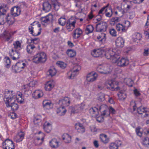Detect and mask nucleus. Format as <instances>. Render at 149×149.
Masks as SVG:
<instances>
[{
	"label": "nucleus",
	"instance_id": "obj_1",
	"mask_svg": "<svg viewBox=\"0 0 149 149\" xmlns=\"http://www.w3.org/2000/svg\"><path fill=\"white\" fill-rule=\"evenodd\" d=\"M115 84L116 82L114 81H107L106 82L105 86L107 89L112 91H114L116 89V90H119V93L118 94V96L121 97L123 99H125L126 97L127 88L126 87L124 86L123 88H120L119 87L117 86L115 88V87L116 86Z\"/></svg>",
	"mask_w": 149,
	"mask_h": 149
},
{
	"label": "nucleus",
	"instance_id": "obj_2",
	"mask_svg": "<svg viewBox=\"0 0 149 149\" xmlns=\"http://www.w3.org/2000/svg\"><path fill=\"white\" fill-rule=\"evenodd\" d=\"M130 107L133 108V110H132V113L134 115H135L136 112H134L136 108V104L134 102L132 101L130 103ZM146 109L145 107H140L137 109L136 114H138L140 115L143 117H145L148 115V112L146 110Z\"/></svg>",
	"mask_w": 149,
	"mask_h": 149
},
{
	"label": "nucleus",
	"instance_id": "obj_3",
	"mask_svg": "<svg viewBox=\"0 0 149 149\" xmlns=\"http://www.w3.org/2000/svg\"><path fill=\"white\" fill-rule=\"evenodd\" d=\"M104 55L107 59L112 60L113 63L119 56L118 53L115 52V50L110 48L105 49Z\"/></svg>",
	"mask_w": 149,
	"mask_h": 149
},
{
	"label": "nucleus",
	"instance_id": "obj_4",
	"mask_svg": "<svg viewBox=\"0 0 149 149\" xmlns=\"http://www.w3.org/2000/svg\"><path fill=\"white\" fill-rule=\"evenodd\" d=\"M99 110L102 112V115L105 116L106 117L109 116L110 113L115 114L116 113V110L111 107L108 108L105 104H102L99 107Z\"/></svg>",
	"mask_w": 149,
	"mask_h": 149
},
{
	"label": "nucleus",
	"instance_id": "obj_5",
	"mask_svg": "<svg viewBox=\"0 0 149 149\" xmlns=\"http://www.w3.org/2000/svg\"><path fill=\"white\" fill-rule=\"evenodd\" d=\"M33 62L36 63H44L46 60V54L43 52H40L34 55L33 58Z\"/></svg>",
	"mask_w": 149,
	"mask_h": 149
},
{
	"label": "nucleus",
	"instance_id": "obj_6",
	"mask_svg": "<svg viewBox=\"0 0 149 149\" xmlns=\"http://www.w3.org/2000/svg\"><path fill=\"white\" fill-rule=\"evenodd\" d=\"M116 60L113 62V63H117L118 66L120 67H125L129 64V61L128 59L125 58H120L119 56H118Z\"/></svg>",
	"mask_w": 149,
	"mask_h": 149
},
{
	"label": "nucleus",
	"instance_id": "obj_7",
	"mask_svg": "<svg viewBox=\"0 0 149 149\" xmlns=\"http://www.w3.org/2000/svg\"><path fill=\"white\" fill-rule=\"evenodd\" d=\"M105 50V47H101L97 50H94L91 53V54L95 57H102L104 56Z\"/></svg>",
	"mask_w": 149,
	"mask_h": 149
},
{
	"label": "nucleus",
	"instance_id": "obj_8",
	"mask_svg": "<svg viewBox=\"0 0 149 149\" xmlns=\"http://www.w3.org/2000/svg\"><path fill=\"white\" fill-rule=\"evenodd\" d=\"M3 149H14L15 146L13 141L8 139L5 140L2 143Z\"/></svg>",
	"mask_w": 149,
	"mask_h": 149
},
{
	"label": "nucleus",
	"instance_id": "obj_9",
	"mask_svg": "<svg viewBox=\"0 0 149 149\" xmlns=\"http://www.w3.org/2000/svg\"><path fill=\"white\" fill-rule=\"evenodd\" d=\"M107 27V23L105 22H101L96 25V31L97 32H102L106 31Z\"/></svg>",
	"mask_w": 149,
	"mask_h": 149
},
{
	"label": "nucleus",
	"instance_id": "obj_10",
	"mask_svg": "<svg viewBox=\"0 0 149 149\" xmlns=\"http://www.w3.org/2000/svg\"><path fill=\"white\" fill-rule=\"evenodd\" d=\"M84 104L81 103V104L75 105L74 107L70 108L72 113H78L80 112L84 108Z\"/></svg>",
	"mask_w": 149,
	"mask_h": 149
},
{
	"label": "nucleus",
	"instance_id": "obj_11",
	"mask_svg": "<svg viewBox=\"0 0 149 149\" xmlns=\"http://www.w3.org/2000/svg\"><path fill=\"white\" fill-rule=\"evenodd\" d=\"M13 33L8 31H5L0 36L5 41H8L12 38L11 35H13Z\"/></svg>",
	"mask_w": 149,
	"mask_h": 149
},
{
	"label": "nucleus",
	"instance_id": "obj_12",
	"mask_svg": "<svg viewBox=\"0 0 149 149\" xmlns=\"http://www.w3.org/2000/svg\"><path fill=\"white\" fill-rule=\"evenodd\" d=\"M37 83L36 81H33L30 82L29 84L25 85L24 86L23 88H22V91L24 93L25 95L26 94V92L29 91V87H30L34 86Z\"/></svg>",
	"mask_w": 149,
	"mask_h": 149
},
{
	"label": "nucleus",
	"instance_id": "obj_13",
	"mask_svg": "<svg viewBox=\"0 0 149 149\" xmlns=\"http://www.w3.org/2000/svg\"><path fill=\"white\" fill-rule=\"evenodd\" d=\"M6 21L9 24H11L13 23V22H11L10 20V17L8 15L7 17L6 16H5L4 15L0 14V24H4Z\"/></svg>",
	"mask_w": 149,
	"mask_h": 149
},
{
	"label": "nucleus",
	"instance_id": "obj_14",
	"mask_svg": "<svg viewBox=\"0 0 149 149\" xmlns=\"http://www.w3.org/2000/svg\"><path fill=\"white\" fill-rule=\"evenodd\" d=\"M97 77V74L93 72L88 74L87 76L86 80L88 82H92L96 80Z\"/></svg>",
	"mask_w": 149,
	"mask_h": 149
},
{
	"label": "nucleus",
	"instance_id": "obj_15",
	"mask_svg": "<svg viewBox=\"0 0 149 149\" xmlns=\"http://www.w3.org/2000/svg\"><path fill=\"white\" fill-rule=\"evenodd\" d=\"M58 103L60 106H64V107H65L69 105L70 101L68 97H65L63 99L60 100Z\"/></svg>",
	"mask_w": 149,
	"mask_h": 149
},
{
	"label": "nucleus",
	"instance_id": "obj_16",
	"mask_svg": "<svg viewBox=\"0 0 149 149\" xmlns=\"http://www.w3.org/2000/svg\"><path fill=\"white\" fill-rule=\"evenodd\" d=\"M53 19V15L49 13L47 15L44 17H42L40 19V20L42 23L44 25L45 23H46L52 20Z\"/></svg>",
	"mask_w": 149,
	"mask_h": 149
},
{
	"label": "nucleus",
	"instance_id": "obj_17",
	"mask_svg": "<svg viewBox=\"0 0 149 149\" xmlns=\"http://www.w3.org/2000/svg\"><path fill=\"white\" fill-rule=\"evenodd\" d=\"M125 40L122 37H118L115 41L116 45L118 47L122 48L124 45Z\"/></svg>",
	"mask_w": 149,
	"mask_h": 149
},
{
	"label": "nucleus",
	"instance_id": "obj_18",
	"mask_svg": "<svg viewBox=\"0 0 149 149\" xmlns=\"http://www.w3.org/2000/svg\"><path fill=\"white\" fill-rule=\"evenodd\" d=\"M74 69V70L69 76L70 79H73L75 76L79 74V71L81 70V67L78 65H76Z\"/></svg>",
	"mask_w": 149,
	"mask_h": 149
},
{
	"label": "nucleus",
	"instance_id": "obj_19",
	"mask_svg": "<svg viewBox=\"0 0 149 149\" xmlns=\"http://www.w3.org/2000/svg\"><path fill=\"white\" fill-rule=\"evenodd\" d=\"M122 144V142L121 141H117L114 143H111L109 145V148L110 149H118V147Z\"/></svg>",
	"mask_w": 149,
	"mask_h": 149
},
{
	"label": "nucleus",
	"instance_id": "obj_20",
	"mask_svg": "<svg viewBox=\"0 0 149 149\" xmlns=\"http://www.w3.org/2000/svg\"><path fill=\"white\" fill-rule=\"evenodd\" d=\"M21 10L19 9L17 6H15L12 8L11 9V14L14 17L19 15L21 13Z\"/></svg>",
	"mask_w": 149,
	"mask_h": 149
},
{
	"label": "nucleus",
	"instance_id": "obj_21",
	"mask_svg": "<svg viewBox=\"0 0 149 149\" xmlns=\"http://www.w3.org/2000/svg\"><path fill=\"white\" fill-rule=\"evenodd\" d=\"M42 10L45 12H48L51 9L52 6L48 1H45L42 3Z\"/></svg>",
	"mask_w": 149,
	"mask_h": 149
},
{
	"label": "nucleus",
	"instance_id": "obj_22",
	"mask_svg": "<svg viewBox=\"0 0 149 149\" xmlns=\"http://www.w3.org/2000/svg\"><path fill=\"white\" fill-rule=\"evenodd\" d=\"M9 54L13 60L18 59L19 58V53L16 50L14 51L13 49H12Z\"/></svg>",
	"mask_w": 149,
	"mask_h": 149
},
{
	"label": "nucleus",
	"instance_id": "obj_23",
	"mask_svg": "<svg viewBox=\"0 0 149 149\" xmlns=\"http://www.w3.org/2000/svg\"><path fill=\"white\" fill-rule=\"evenodd\" d=\"M62 138L66 143H69L71 142V136L67 133L63 134Z\"/></svg>",
	"mask_w": 149,
	"mask_h": 149
},
{
	"label": "nucleus",
	"instance_id": "obj_24",
	"mask_svg": "<svg viewBox=\"0 0 149 149\" xmlns=\"http://www.w3.org/2000/svg\"><path fill=\"white\" fill-rule=\"evenodd\" d=\"M16 94L13 91L8 90L5 91V97L15 98Z\"/></svg>",
	"mask_w": 149,
	"mask_h": 149
},
{
	"label": "nucleus",
	"instance_id": "obj_25",
	"mask_svg": "<svg viewBox=\"0 0 149 149\" xmlns=\"http://www.w3.org/2000/svg\"><path fill=\"white\" fill-rule=\"evenodd\" d=\"M43 95V93L41 91H36L33 93L32 97L35 99H36L41 97Z\"/></svg>",
	"mask_w": 149,
	"mask_h": 149
},
{
	"label": "nucleus",
	"instance_id": "obj_26",
	"mask_svg": "<svg viewBox=\"0 0 149 149\" xmlns=\"http://www.w3.org/2000/svg\"><path fill=\"white\" fill-rule=\"evenodd\" d=\"M54 86L53 83L51 81H48L46 84L45 86V89L46 91H50Z\"/></svg>",
	"mask_w": 149,
	"mask_h": 149
},
{
	"label": "nucleus",
	"instance_id": "obj_27",
	"mask_svg": "<svg viewBox=\"0 0 149 149\" xmlns=\"http://www.w3.org/2000/svg\"><path fill=\"white\" fill-rule=\"evenodd\" d=\"M74 34L73 36L74 39H77L80 37V35L82 34V30L80 28L77 29L74 31Z\"/></svg>",
	"mask_w": 149,
	"mask_h": 149
},
{
	"label": "nucleus",
	"instance_id": "obj_28",
	"mask_svg": "<svg viewBox=\"0 0 149 149\" xmlns=\"http://www.w3.org/2000/svg\"><path fill=\"white\" fill-rule=\"evenodd\" d=\"M66 110L64 107V106H61L57 109L56 110L57 113L60 116L64 115L66 112Z\"/></svg>",
	"mask_w": 149,
	"mask_h": 149
},
{
	"label": "nucleus",
	"instance_id": "obj_29",
	"mask_svg": "<svg viewBox=\"0 0 149 149\" xmlns=\"http://www.w3.org/2000/svg\"><path fill=\"white\" fill-rule=\"evenodd\" d=\"M59 142L55 139H52L49 142V145L52 148H57L58 146Z\"/></svg>",
	"mask_w": 149,
	"mask_h": 149
},
{
	"label": "nucleus",
	"instance_id": "obj_30",
	"mask_svg": "<svg viewBox=\"0 0 149 149\" xmlns=\"http://www.w3.org/2000/svg\"><path fill=\"white\" fill-rule=\"evenodd\" d=\"M105 15L107 17H111L113 14V10L111 6H109L105 10Z\"/></svg>",
	"mask_w": 149,
	"mask_h": 149
},
{
	"label": "nucleus",
	"instance_id": "obj_31",
	"mask_svg": "<svg viewBox=\"0 0 149 149\" xmlns=\"http://www.w3.org/2000/svg\"><path fill=\"white\" fill-rule=\"evenodd\" d=\"M25 133L22 131H20L18 133L17 136V139L16 140L17 142H19L22 141L24 138Z\"/></svg>",
	"mask_w": 149,
	"mask_h": 149
},
{
	"label": "nucleus",
	"instance_id": "obj_32",
	"mask_svg": "<svg viewBox=\"0 0 149 149\" xmlns=\"http://www.w3.org/2000/svg\"><path fill=\"white\" fill-rule=\"evenodd\" d=\"M34 28L32 26H29V30L30 32L32 34V35L34 36H37L39 35L41 33V29L40 28L39 29V31H38L37 33H36L33 31V29Z\"/></svg>",
	"mask_w": 149,
	"mask_h": 149
},
{
	"label": "nucleus",
	"instance_id": "obj_33",
	"mask_svg": "<svg viewBox=\"0 0 149 149\" xmlns=\"http://www.w3.org/2000/svg\"><path fill=\"white\" fill-rule=\"evenodd\" d=\"M137 135L140 137H144L146 135H149V131H136Z\"/></svg>",
	"mask_w": 149,
	"mask_h": 149
},
{
	"label": "nucleus",
	"instance_id": "obj_34",
	"mask_svg": "<svg viewBox=\"0 0 149 149\" xmlns=\"http://www.w3.org/2000/svg\"><path fill=\"white\" fill-rule=\"evenodd\" d=\"M97 39L101 43H103L105 42L106 40V34L104 33H101L97 37Z\"/></svg>",
	"mask_w": 149,
	"mask_h": 149
},
{
	"label": "nucleus",
	"instance_id": "obj_35",
	"mask_svg": "<svg viewBox=\"0 0 149 149\" xmlns=\"http://www.w3.org/2000/svg\"><path fill=\"white\" fill-rule=\"evenodd\" d=\"M9 107H11V109L13 111H15L17 110L18 108V105L17 104V102L15 100L14 102H11Z\"/></svg>",
	"mask_w": 149,
	"mask_h": 149
},
{
	"label": "nucleus",
	"instance_id": "obj_36",
	"mask_svg": "<svg viewBox=\"0 0 149 149\" xmlns=\"http://www.w3.org/2000/svg\"><path fill=\"white\" fill-rule=\"evenodd\" d=\"M15 100V98H13L5 97L4 99V101L7 107H9L10 105L11 104V102H14Z\"/></svg>",
	"mask_w": 149,
	"mask_h": 149
},
{
	"label": "nucleus",
	"instance_id": "obj_37",
	"mask_svg": "<svg viewBox=\"0 0 149 149\" xmlns=\"http://www.w3.org/2000/svg\"><path fill=\"white\" fill-rule=\"evenodd\" d=\"M14 48L15 49L20 50L22 49L21 43L18 40L14 42L13 43Z\"/></svg>",
	"mask_w": 149,
	"mask_h": 149
},
{
	"label": "nucleus",
	"instance_id": "obj_38",
	"mask_svg": "<svg viewBox=\"0 0 149 149\" xmlns=\"http://www.w3.org/2000/svg\"><path fill=\"white\" fill-rule=\"evenodd\" d=\"M76 22V21L75 20L72 22H71L70 20H68L67 23V26L68 27V29L70 28L72 29H73L75 27Z\"/></svg>",
	"mask_w": 149,
	"mask_h": 149
},
{
	"label": "nucleus",
	"instance_id": "obj_39",
	"mask_svg": "<svg viewBox=\"0 0 149 149\" xmlns=\"http://www.w3.org/2000/svg\"><path fill=\"white\" fill-rule=\"evenodd\" d=\"M57 71L55 68H52L48 70L47 74L51 77H53L55 75Z\"/></svg>",
	"mask_w": 149,
	"mask_h": 149
},
{
	"label": "nucleus",
	"instance_id": "obj_40",
	"mask_svg": "<svg viewBox=\"0 0 149 149\" xmlns=\"http://www.w3.org/2000/svg\"><path fill=\"white\" fill-rule=\"evenodd\" d=\"M89 113L93 115V116H95L97 115V112L98 111V108L94 107L90 109L89 110Z\"/></svg>",
	"mask_w": 149,
	"mask_h": 149
},
{
	"label": "nucleus",
	"instance_id": "obj_41",
	"mask_svg": "<svg viewBox=\"0 0 149 149\" xmlns=\"http://www.w3.org/2000/svg\"><path fill=\"white\" fill-rule=\"evenodd\" d=\"M94 29V28L92 25H87L85 29L86 33L87 34H88L92 32Z\"/></svg>",
	"mask_w": 149,
	"mask_h": 149
},
{
	"label": "nucleus",
	"instance_id": "obj_42",
	"mask_svg": "<svg viewBox=\"0 0 149 149\" xmlns=\"http://www.w3.org/2000/svg\"><path fill=\"white\" fill-rule=\"evenodd\" d=\"M116 29L118 31H121V32H125L126 31L125 27L122 24L120 23L116 25Z\"/></svg>",
	"mask_w": 149,
	"mask_h": 149
},
{
	"label": "nucleus",
	"instance_id": "obj_43",
	"mask_svg": "<svg viewBox=\"0 0 149 149\" xmlns=\"http://www.w3.org/2000/svg\"><path fill=\"white\" fill-rule=\"evenodd\" d=\"M109 6V4L108 3L106 6H104L102 8L99 10L98 12V15H99L100 17H101V16L104 13L105 14V10L106 9H107Z\"/></svg>",
	"mask_w": 149,
	"mask_h": 149
},
{
	"label": "nucleus",
	"instance_id": "obj_44",
	"mask_svg": "<svg viewBox=\"0 0 149 149\" xmlns=\"http://www.w3.org/2000/svg\"><path fill=\"white\" fill-rule=\"evenodd\" d=\"M75 127L76 130H85V127L83 124L80 123H76L75 125Z\"/></svg>",
	"mask_w": 149,
	"mask_h": 149
},
{
	"label": "nucleus",
	"instance_id": "obj_45",
	"mask_svg": "<svg viewBox=\"0 0 149 149\" xmlns=\"http://www.w3.org/2000/svg\"><path fill=\"white\" fill-rule=\"evenodd\" d=\"M133 38L134 39V41H136L137 40H141L142 35L139 33H136L133 35Z\"/></svg>",
	"mask_w": 149,
	"mask_h": 149
},
{
	"label": "nucleus",
	"instance_id": "obj_46",
	"mask_svg": "<svg viewBox=\"0 0 149 149\" xmlns=\"http://www.w3.org/2000/svg\"><path fill=\"white\" fill-rule=\"evenodd\" d=\"M42 104L44 107L48 109L51 104V102L48 100H45L43 101Z\"/></svg>",
	"mask_w": 149,
	"mask_h": 149
},
{
	"label": "nucleus",
	"instance_id": "obj_47",
	"mask_svg": "<svg viewBox=\"0 0 149 149\" xmlns=\"http://www.w3.org/2000/svg\"><path fill=\"white\" fill-rule=\"evenodd\" d=\"M58 22L59 24L62 26H64L66 23V19L64 17H61L58 19Z\"/></svg>",
	"mask_w": 149,
	"mask_h": 149
},
{
	"label": "nucleus",
	"instance_id": "obj_48",
	"mask_svg": "<svg viewBox=\"0 0 149 149\" xmlns=\"http://www.w3.org/2000/svg\"><path fill=\"white\" fill-rule=\"evenodd\" d=\"M13 70L15 73L19 72L22 71L20 68L18 66V65L16 63L14 65H13L12 67Z\"/></svg>",
	"mask_w": 149,
	"mask_h": 149
},
{
	"label": "nucleus",
	"instance_id": "obj_49",
	"mask_svg": "<svg viewBox=\"0 0 149 149\" xmlns=\"http://www.w3.org/2000/svg\"><path fill=\"white\" fill-rule=\"evenodd\" d=\"M17 95L19 97V98L17 102H19L20 104L22 103L24 100L23 94L21 92H18L17 93Z\"/></svg>",
	"mask_w": 149,
	"mask_h": 149
},
{
	"label": "nucleus",
	"instance_id": "obj_50",
	"mask_svg": "<svg viewBox=\"0 0 149 149\" xmlns=\"http://www.w3.org/2000/svg\"><path fill=\"white\" fill-rule=\"evenodd\" d=\"M67 53L68 56L70 57H73L76 54V53L75 51L70 49L68 50Z\"/></svg>",
	"mask_w": 149,
	"mask_h": 149
},
{
	"label": "nucleus",
	"instance_id": "obj_51",
	"mask_svg": "<svg viewBox=\"0 0 149 149\" xmlns=\"http://www.w3.org/2000/svg\"><path fill=\"white\" fill-rule=\"evenodd\" d=\"M21 70L22 71L26 66V64L23 61H20L17 63Z\"/></svg>",
	"mask_w": 149,
	"mask_h": 149
},
{
	"label": "nucleus",
	"instance_id": "obj_52",
	"mask_svg": "<svg viewBox=\"0 0 149 149\" xmlns=\"http://www.w3.org/2000/svg\"><path fill=\"white\" fill-rule=\"evenodd\" d=\"M33 122L36 126L41 125V120L40 119L36 117L33 120Z\"/></svg>",
	"mask_w": 149,
	"mask_h": 149
},
{
	"label": "nucleus",
	"instance_id": "obj_53",
	"mask_svg": "<svg viewBox=\"0 0 149 149\" xmlns=\"http://www.w3.org/2000/svg\"><path fill=\"white\" fill-rule=\"evenodd\" d=\"M104 68V65H99L97 68L96 70L98 72L102 74V73H106L105 71H103Z\"/></svg>",
	"mask_w": 149,
	"mask_h": 149
},
{
	"label": "nucleus",
	"instance_id": "obj_54",
	"mask_svg": "<svg viewBox=\"0 0 149 149\" xmlns=\"http://www.w3.org/2000/svg\"><path fill=\"white\" fill-rule=\"evenodd\" d=\"M56 64L62 69H64L66 67V64L62 61H58Z\"/></svg>",
	"mask_w": 149,
	"mask_h": 149
},
{
	"label": "nucleus",
	"instance_id": "obj_55",
	"mask_svg": "<svg viewBox=\"0 0 149 149\" xmlns=\"http://www.w3.org/2000/svg\"><path fill=\"white\" fill-rule=\"evenodd\" d=\"M4 63L6 67L7 68L10 67V60L9 57H7L5 58Z\"/></svg>",
	"mask_w": 149,
	"mask_h": 149
},
{
	"label": "nucleus",
	"instance_id": "obj_56",
	"mask_svg": "<svg viewBox=\"0 0 149 149\" xmlns=\"http://www.w3.org/2000/svg\"><path fill=\"white\" fill-rule=\"evenodd\" d=\"M104 68L103 70L104 71H105L106 73H102V74H107L110 73L111 72V70L106 65H104Z\"/></svg>",
	"mask_w": 149,
	"mask_h": 149
},
{
	"label": "nucleus",
	"instance_id": "obj_57",
	"mask_svg": "<svg viewBox=\"0 0 149 149\" xmlns=\"http://www.w3.org/2000/svg\"><path fill=\"white\" fill-rule=\"evenodd\" d=\"M19 9H23L26 7V6L25 3L23 2H22L19 3L18 6H17Z\"/></svg>",
	"mask_w": 149,
	"mask_h": 149
},
{
	"label": "nucleus",
	"instance_id": "obj_58",
	"mask_svg": "<svg viewBox=\"0 0 149 149\" xmlns=\"http://www.w3.org/2000/svg\"><path fill=\"white\" fill-rule=\"evenodd\" d=\"M37 134L38 135H40V136L39 137H41V142L39 143L40 145H41L44 141L45 135L41 131L39 132Z\"/></svg>",
	"mask_w": 149,
	"mask_h": 149
},
{
	"label": "nucleus",
	"instance_id": "obj_59",
	"mask_svg": "<svg viewBox=\"0 0 149 149\" xmlns=\"http://www.w3.org/2000/svg\"><path fill=\"white\" fill-rule=\"evenodd\" d=\"M52 4L55 10H58L59 8V7L57 1L55 0L54 2L52 3Z\"/></svg>",
	"mask_w": 149,
	"mask_h": 149
},
{
	"label": "nucleus",
	"instance_id": "obj_60",
	"mask_svg": "<svg viewBox=\"0 0 149 149\" xmlns=\"http://www.w3.org/2000/svg\"><path fill=\"white\" fill-rule=\"evenodd\" d=\"M6 8L2 7L1 6H0V14L1 15H5V14L6 13Z\"/></svg>",
	"mask_w": 149,
	"mask_h": 149
},
{
	"label": "nucleus",
	"instance_id": "obj_61",
	"mask_svg": "<svg viewBox=\"0 0 149 149\" xmlns=\"http://www.w3.org/2000/svg\"><path fill=\"white\" fill-rule=\"evenodd\" d=\"M143 144L146 146L149 145V138L147 137L145 138L143 142Z\"/></svg>",
	"mask_w": 149,
	"mask_h": 149
},
{
	"label": "nucleus",
	"instance_id": "obj_62",
	"mask_svg": "<svg viewBox=\"0 0 149 149\" xmlns=\"http://www.w3.org/2000/svg\"><path fill=\"white\" fill-rule=\"evenodd\" d=\"M101 113V116L97 117V121L99 122H101L103 121L104 117H106L105 116L102 115V112H100Z\"/></svg>",
	"mask_w": 149,
	"mask_h": 149
},
{
	"label": "nucleus",
	"instance_id": "obj_63",
	"mask_svg": "<svg viewBox=\"0 0 149 149\" xmlns=\"http://www.w3.org/2000/svg\"><path fill=\"white\" fill-rule=\"evenodd\" d=\"M51 124L49 122H45L43 125V129L44 130L48 129V128L49 127H51Z\"/></svg>",
	"mask_w": 149,
	"mask_h": 149
},
{
	"label": "nucleus",
	"instance_id": "obj_64",
	"mask_svg": "<svg viewBox=\"0 0 149 149\" xmlns=\"http://www.w3.org/2000/svg\"><path fill=\"white\" fill-rule=\"evenodd\" d=\"M109 32L110 34L113 36H117L116 32L114 29H110L109 30Z\"/></svg>",
	"mask_w": 149,
	"mask_h": 149
}]
</instances>
